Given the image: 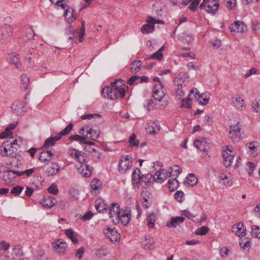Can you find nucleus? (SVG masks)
<instances>
[{
    "mask_svg": "<svg viewBox=\"0 0 260 260\" xmlns=\"http://www.w3.org/2000/svg\"><path fill=\"white\" fill-rule=\"evenodd\" d=\"M26 104V103H24L19 100L15 101L11 106L13 114L16 115H20L25 112L26 111L25 107Z\"/></svg>",
    "mask_w": 260,
    "mask_h": 260,
    "instance_id": "nucleus-9",
    "label": "nucleus"
},
{
    "mask_svg": "<svg viewBox=\"0 0 260 260\" xmlns=\"http://www.w3.org/2000/svg\"><path fill=\"white\" fill-rule=\"evenodd\" d=\"M48 191L50 193L56 194L58 192V189L56 185L52 184L48 187Z\"/></svg>",
    "mask_w": 260,
    "mask_h": 260,
    "instance_id": "nucleus-61",
    "label": "nucleus"
},
{
    "mask_svg": "<svg viewBox=\"0 0 260 260\" xmlns=\"http://www.w3.org/2000/svg\"><path fill=\"white\" fill-rule=\"evenodd\" d=\"M101 186L102 182L99 180L95 178L91 181V187L93 190H98Z\"/></svg>",
    "mask_w": 260,
    "mask_h": 260,
    "instance_id": "nucleus-49",
    "label": "nucleus"
},
{
    "mask_svg": "<svg viewBox=\"0 0 260 260\" xmlns=\"http://www.w3.org/2000/svg\"><path fill=\"white\" fill-rule=\"evenodd\" d=\"M219 0H203L200 8L205 10L207 13L215 14L219 7Z\"/></svg>",
    "mask_w": 260,
    "mask_h": 260,
    "instance_id": "nucleus-2",
    "label": "nucleus"
},
{
    "mask_svg": "<svg viewBox=\"0 0 260 260\" xmlns=\"http://www.w3.org/2000/svg\"><path fill=\"white\" fill-rule=\"evenodd\" d=\"M45 254L43 250L39 249L36 250L33 253V259L32 260H42V257Z\"/></svg>",
    "mask_w": 260,
    "mask_h": 260,
    "instance_id": "nucleus-46",
    "label": "nucleus"
},
{
    "mask_svg": "<svg viewBox=\"0 0 260 260\" xmlns=\"http://www.w3.org/2000/svg\"><path fill=\"white\" fill-rule=\"evenodd\" d=\"M15 179V174L13 171H8L4 173L3 179L7 183H9Z\"/></svg>",
    "mask_w": 260,
    "mask_h": 260,
    "instance_id": "nucleus-32",
    "label": "nucleus"
},
{
    "mask_svg": "<svg viewBox=\"0 0 260 260\" xmlns=\"http://www.w3.org/2000/svg\"><path fill=\"white\" fill-rule=\"evenodd\" d=\"M39 159L41 162H45L51 160V158H49L48 155L46 154L45 151L42 152L40 153V156L39 157Z\"/></svg>",
    "mask_w": 260,
    "mask_h": 260,
    "instance_id": "nucleus-60",
    "label": "nucleus"
},
{
    "mask_svg": "<svg viewBox=\"0 0 260 260\" xmlns=\"http://www.w3.org/2000/svg\"><path fill=\"white\" fill-rule=\"evenodd\" d=\"M188 76L186 73H180L175 78L174 82L177 87L185 86V83L187 81Z\"/></svg>",
    "mask_w": 260,
    "mask_h": 260,
    "instance_id": "nucleus-18",
    "label": "nucleus"
},
{
    "mask_svg": "<svg viewBox=\"0 0 260 260\" xmlns=\"http://www.w3.org/2000/svg\"><path fill=\"white\" fill-rule=\"evenodd\" d=\"M122 212L120 210V206L117 203H113L109 209V216L110 218H115L117 220L120 217V215Z\"/></svg>",
    "mask_w": 260,
    "mask_h": 260,
    "instance_id": "nucleus-12",
    "label": "nucleus"
},
{
    "mask_svg": "<svg viewBox=\"0 0 260 260\" xmlns=\"http://www.w3.org/2000/svg\"><path fill=\"white\" fill-rule=\"evenodd\" d=\"M22 141L19 139H15L13 142L4 141L0 146V155L2 157L15 158L19 154V152Z\"/></svg>",
    "mask_w": 260,
    "mask_h": 260,
    "instance_id": "nucleus-1",
    "label": "nucleus"
},
{
    "mask_svg": "<svg viewBox=\"0 0 260 260\" xmlns=\"http://www.w3.org/2000/svg\"><path fill=\"white\" fill-rule=\"evenodd\" d=\"M230 146H228L226 149L224 150L222 153L223 157V164L225 167H229L233 163L234 158V153L233 151V148L231 147L229 148Z\"/></svg>",
    "mask_w": 260,
    "mask_h": 260,
    "instance_id": "nucleus-7",
    "label": "nucleus"
},
{
    "mask_svg": "<svg viewBox=\"0 0 260 260\" xmlns=\"http://www.w3.org/2000/svg\"><path fill=\"white\" fill-rule=\"evenodd\" d=\"M141 61L139 60L135 61L131 66V72L133 74H136L139 72L141 68Z\"/></svg>",
    "mask_w": 260,
    "mask_h": 260,
    "instance_id": "nucleus-35",
    "label": "nucleus"
},
{
    "mask_svg": "<svg viewBox=\"0 0 260 260\" xmlns=\"http://www.w3.org/2000/svg\"><path fill=\"white\" fill-rule=\"evenodd\" d=\"M88 125H86L84 126H82L79 130V133L81 135V137H82V138H81V140H82V143H83V142H84L85 141H86V139L87 138H89V135L88 134V132L87 133V134L86 135H84L83 134V132L85 130V129H88Z\"/></svg>",
    "mask_w": 260,
    "mask_h": 260,
    "instance_id": "nucleus-50",
    "label": "nucleus"
},
{
    "mask_svg": "<svg viewBox=\"0 0 260 260\" xmlns=\"http://www.w3.org/2000/svg\"><path fill=\"white\" fill-rule=\"evenodd\" d=\"M104 233L105 236L113 242H117L120 239V235L115 228H108L104 230Z\"/></svg>",
    "mask_w": 260,
    "mask_h": 260,
    "instance_id": "nucleus-10",
    "label": "nucleus"
},
{
    "mask_svg": "<svg viewBox=\"0 0 260 260\" xmlns=\"http://www.w3.org/2000/svg\"><path fill=\"white\" fill-rule=\"evenodd\" d=\"M13 34V28L11 25L5 24L0 26V43L6 44L10 40Z\"/></svg>",
    "mask_w": 260,
    "mask_h": 260,
    "instance_id": "nucleus-3",
    "label": "nucleus"
},
{
    "mask_svg": "<svg viewBox=\"0 0 260 260\" xmlns=\"http://www.w3.org/2000/svg\"><path fill=\"white\" fill-rule=\"evenodd\" d=\"M73 123L72 122L70 123L64 129L59 133L57 136H60L61 139L62 136L68 135L71 131L73 128Z\"/></svg>",
    "mask_w": 260,
    "mask_h": 260,
    "instance_id": "nucleus-45",
    "label": "nucleus"
},
{
    "mask_svg": "<svg viewBox=\"0 0 260 260\" xmlns=\"http://www.w3.org/2000/svg\"><path fill=\"white\" fill-rule=\"evenodd\" d=\"M103 94H106L107 98L110 100H115L119 97L123 98L125 95V90L124 88L118 89H113L112 87H106L102 89Z\"/></svg>",
    "mask_w": 260,
    "mask_h": 260,
    "instance_id": "nucleus-5",
    "label": "nucleus"
},
{
    "mask_svg": "<svg viewBox=\"0 0 260 260\" xmlns=\"http://www.w3.org/2000/svg\"><path fill=\"white\" fill-rule=\"evenodd\" d=\"M164 49V46H161L158 51L150 56V58L156 59L158 60H161L163 57V54L162 53V52Z\"/></svg>",
    "mask_w": 260,
    "mask_h": 260,
    "instance_id": "nucleus-37",
    "label": "nucleus"
},
{
    "mask_svg": "<svg viewBox=\"0 0 260 260\" xmlns=\"http://www.w3.org/2000/svg\"><path fill=\"white\" fill-rule=\"evenodd\" d=\"M154 29V25L148 23L143 25L141 28V31L143 34H149L153 31Z\"/></svg>",
    "mask_w": 260,
    "mask_h": 260,
    "instance_id": "nucleus-42",
    "label": "nucleus"
},
{
    "mask_svg": "<svg viewBox=\"0 0 260 260\" xmlns=\"http://www.w3.org/2000/svg\"><path fill=\"white\" fill-rule=\"evenodd\" d=\"M22 251L19 246H15L12 251L11 256L13 260H21Z\"/></svg>",
    "mask_w": 260,
    "mask_h": 260,
    "instance_id": "nucleus-26",
    "label": "nucleus"
},
{
    "mask_svg": "<svg viewBox=\"0 0 260 260\" xmlns=\"http://www.w3.org/2000/svg\"><path fill=\"white\" fill-rule=\"evenodd\" d=\"M96 255L100 258H102L107 255L105 250L103 248H101L96 250Z\"/></svg>",
    "mask_w": 260,
    "mask_h": 260,
    "instance_id": "nucleus-64",
    "label": "nucleus"
},
{
    "mask_svg": "<svg viewBox=\"0 0 260 260\" xmlns=\"http://www.w3.org/2000/svg\"><path fill=\"white\" fill-rule=\"evenodd\" d=\"M246 26L242 21H237L234 22V26L232 25L229 27V29L231 32H243L245 31Z\"/></svg>",
    "mask_w": 260,
    "mask_h": 260,
    "instance_id": "nucleus-16",
    "label": "nucleus"
},
{
    "mask_svg": "<svg viewBox=\"0 0 260 260\" xmlns=\"http://www.w3.org/2000/svg\"><path fill=\"white\" fill-rule=\"evenodd\" d=\"M132 162V157L128 155L123 157L119 162L118 171L119 173L124 174L131 168Z\"/></svg>",
    "mask_w": 260,
    "mask_h": 260,
    "instance_id": "nucleus-6",
    "label": "nucleus"
},
{
    "mask_svg": "<svg viewBox=\"0 0 260 260\" xmlns=\"http://www.w3.org/2000/svg\"><path fill=\"white\" fill-rule=\"evenodd\" d=\"M78 170L82 176L85 177H88L91 174V168L87 164L81 165L80 168L78 169Z\"/></svg>",
    "mask_w": 260,
    "mask_h": 260,
    "instance_id": "nucleus-27",
    "label": "nucleus"
},
{
    "mask_svg": "<svg viewBox=\"0 0 260 260\" xmlns=\"http://www.w3.org/2000/svg\"><path fill=\"white\" fill-rule=\"evenodd\" d=\"M165 95L166 89L164 88L161 83H156L153 90L154 98L158 101H161Z\"/></svg>",
    "mask_w": 260,
    "mask_h": 260,
    "instance_id": "nucleus-8",
    "label": "nucleus"
},
{
    "mask_svg": "<svg viewBox=\"0 0 260 260\" xmlns=\"http://www.w3.org/2000/svg\"><path fill=\"white\" fill-rule=\"evenodd\" d=\"M147 225L150 228H153L155 221V215L153 213H150L147 218Z\"/></svg>",
    "mask_w": 260,
    "mask_h": 260,
    "instance_id": "nucleus-43",
    "label": "nucleus"
},
{
    "mask_svg": "<svg viewBox=\"0 0 260 260\" xmlns=\"http://www.w3.org/2000/svg\"><path fill=\"white\" fill-rule=\"evenodd\" d=\"M85 156L86 155L84 152L82 151H80L79 156H77L76 158L80 164H82V165H84V164L87 162Z\"/></svg>",
    "mask_w": 260,
    "mask_h": 260,
    "instance_id": "nucleus-58",
    "label": "nucleus"
},
{
    "mask_svg": "<svg viewBox=\"0 0 260 260\" xmlns=\"http://www.w3.org/2000/svg\"><path fill=\"white\" fill-rule=\"evenodd\" d=\"M173 171L177 173V175L180 174L182 172L181 169L178 165H174L170 168L168 173L169 176H171L173 173Z\"/></svg>",
    "mask_w": 260,
    "mask_h": 260,
    "instance_id": "nucleus-55",
    "label": "nucleus"
},
{
    "mask_svg": "<svg viewBox=\"0 0 260 260\" xmlns=\"http://www.w3.org/2000/svg\"><path fill=\"white\" fill-rule=\"evenodd\" d=\"M66 235L72 240L74 243H77L78 239L76 236L75 232L71 229H67L65 231Z\"/></svg>",
    "mask_w": 260,
    "mask_h": 260,
    "instance_id": "nucleus-34",
    "label": "nucleus"
},
{
    "mask_svg": "<svg viewBox=\"0 0 260 260\" xmlns=\"http://www.w3.org/2000/svg\"><path fill=\"white\" fill-rule=\"evenodd\" d=\"M201 0H193L191 1V4L189 6V9L192 12H194L197 9V7L199 5Z\"/></svg>",
    "mask_w": 260,
    "mask_h": 260,
    "instance_id": "nucleus-59",
    "label": "nucleus"
},
{
    "mask_svg": "<svg viewBox=\"0 0 260 260\" xmlns=\"http://www.w3.org/2000/svg\"><path fill=\"white\" fill-rule=\"evenodd\" d=\"M239 245L243 249H248L250 247V241L246 238L241 239L239 242Z\"/></svg>",
    "mask_w": 260,
    "mask_h": 260,
    "instance_id": "nucleus-47",
    "label": "nucleus"
},
{
    "mask_svg": "<svg viewBox=\"0 0 260 260\" xmlns=\"http://www.w3.org/2000/svg\"><path fill=\"white\" fill-rule=\"evenodd\" d=\"M34 31L31 28H27L25 29L24 35L23 37V41L26 42L31 40L34 36Z\"/></svg>",
    "mask_w": 260,
    "mask_h": 260,
    "instance_id": "nucleus-36",
    "label": "nucleus"
},
{
    "mask_svg": "<svg viewBox=\"0 0 260 260\" xmlns=\"http://www.w3.org/2000/svg\"><path fill=\"white\" fill-rule=\"evenodd\" d=\"M21 88L24 90L26 89L30 82L28 77L24 74L22 75L21 76Z\"/></svg>",
    "mask_w": 260,
    "mask_h": 260,
    "instance_id": "nucleus-39",
    "label": "nucleus"
},
{
    "mask_svg": "<svg viewBox=\"0 0 260 260\" xmlns=\"http://www.w3.org/2000/svg\"><path fill=\"white\" fill-rule=\"evenodd\" d=\"M122 80L119 79L113 82L112 84V88L113 89H120V88H122L121 87L122 85Z\"/></svg>",
    "mask_w": 260,
    "mask_h": 260,
    "instance_id": "nucleus-62",
    "label": "nucleus"
},
{
    "mask_svg": "<svg viewBox=\"0 0 260 260\" xmlns=\"http://www.w3.org/2000/svg\"><path fill=\"white\" fill-rule=\"evenodd\" d=\"M55 203V199L52 196H49L48 197L44 198L41 202V203L43 205V206L49 209L54 206Z\"/></svg>",
    "mask_w": 260,
    "mask_h": 260,
    "instance_id": "nucleus-25",
    "label": "nucleus"
},
{
    "mask_svg": "<svg viewBox=\"0 0 260 260\" xmlns=\"http://www.w3.org/2000/svg\"><path fill=\"white\" fill-rule=\"evenodd\" d=\"M232 232L239 237H243L246 235V230L242 222H239L232 227Z\"/></svg>",
    "mask_w": 260,
    "mask_h": 260,
    "instance_id": "nucleus-15",
    "label": "nucleus"
},
{
    "mask_svg": "<svg viewBox=\"0 0 260 260\" xmlns=\"http://www.w3.org/2000/svg\"><path fill=\"white\" fill-rule=\"evenodd\" d=\"M250 233L252 236L258 238L260 235V228L257 225L252 226Z\"/></svg>",
    "mask_w": 260,
    "mask_h": 260,
    "instance_id": "nucleus-54",
    "label": "nucleus"
},
{
    "mask_svg": "<svg viewBox=\"0 0 260 260\" xmlns=\"http://www.w3.org/2000/svg\"><path fill=\"white\" fill-rule=\"evenodd\" d=\"M252 108L256 112L260 113V103L256 100L252 102Z\"/></svg>",
    "mask_w": 260,
    "mask_h": 260,
    "instance_id": "nucleus-63",
    "label": "nucleus"
},
{
    "mask_svg": "<svg viewBox=\"0 0 260 260\" xmlns=\"http://www.w3.org/2000/svg\"><path fill=\"white\" fill-rule=\"evenodd\" d=\"M69 13L71 14V16L69 17L67 19V21L70 24H71V23L76 18V12L72 8H68L66 9L64 13V16L67 18Z\"/></svg>",
    "mask_w": 260,
    "mask_h": 260,
    "instance_id": "nucleus-28",
    "label": "nucleus"
},
{
    "mask_svg": "<svg viewBox=\"0 0 260 260\" xmlns=\"http://www.w3.org/2000/svg\"><path fill=\"white\" fill-rule=\"evenodd\" d=\"M90 152L92 154V156L93 157L94 161H96L100 159L101 154L99 151L96 150L94 148H91Z\"/></svg>",
    "mask_w": 260,
    "mask_h": 260,
    "instance_id": "nucleus-57",
    "label": "nucleus"
},
{
    "mask_svg": "<svg viewBox=\"0 0 260 260\" xmlns=\"http://www.w3.org/2000/svg\"><path fill=\"white\" fill-rule=\"evenodd\" d=\"M224 3L228 9L232 10L236 6V0H224Z\"/></svg>",
    "mask_w": 260,
    "mask_h": 260,
    "instance_id": "nucleus-53",
    "label": "nucleus"
},
{
    "mask_svg": "<svg viewBox=\"0 0 260 260\" xmlns=\"http://www.w3.org/2000/svg\"><path fill=\"white\" fill-rule=\"evenodd\" d=\"M9 58V61L11 64L19 70H22V66L20 62V57L19 55L12 53L10 54Z\"/></svg>",
    "mask_w": 260,
    "mask_h": 260,
    "instance_id": "nucleus-19",
    "label": "nucleus"
},
{
    "mask_svg": "<svg viewBox=\"0 0 260 260\" xmlns=\"http://www.w3.org/2000/svg\"><path fill=\"white\" fill-rule=\"evenodd\" d=\"M107 205L102 201H95V208L99 213H104L108 210Z\"/></svg>",
    "mask_w": 260,
    "mask_h": 260,
    "instance_id": "nucleus-30",
    "label": "nucleus"
},
{
    "mask_svg": "<svg viewBox=\"0 0 260 260\" xmlns=\"http://www.w3.org/2000/svg\"><path fill=\"white\" fill-rule=\"evenodd\" d=\"M168 174V172H165L164 169H159L155 174L153 175V180L155 182L161 183L167 179Z\"/></svg>",
    "mask_w": 260,
    "mask_h": 260,
    "instance_id": "nucleus-13",
    "label": "nucleus"
},
{
    "mask_svg": "<svg viewBox=\"0 0 260 260\" xmlns=\"http://www.w3.org/2000/svg\"><path fill=\"white\" fill-rule=\"evenodd\" d=\"M179 182L175 178L168 181V188L171 191H174L178 186Z\"/></svg>",
    "mask_w": 260,
    "mask_h": 260,
    "instance_id": "nucleus-41",
    "label": "nucleus"
},
{
    "mask_svg": "<svg viewBox=\"0 0 260 260\" xmlns=\"http://www.w3.org/2000/svg\"><path fill=\"white\" fill-rule=\"evenodd\" d=\"M129 145L131 147L138 146L139 144V141L136 139V135L133 134L128 140Z\"/></svg>",
    "mask_w": 260,
    "mask_h": 260,
    "instance_id": "nucleus-44",
    "label": "nucleus"
},
{
    "mask_svg": "<svg viewBox=\"0 0 260 260\" xmlns=\"http://www.w3.org/2000/svg\"><path fill=\"white\" fill-rule=\"evenodd\" d=\"M141 173L140 170L138 168L135 169L132 174V179L135 182L137 185H139V183L141 180L143 181V178H141Z\"/></svg>",
    "mask_w": 260,
    "mask_h": 260,
    "instance_id": "nucleus-33",
    "label": "nucleus"
},
{
    "mask_svg": "<svg viewBox=\"0 0 260 260\" xmlns=\"http://www.w3.org/2000/svg\"><path fill=\"white\" fill-rule=\"evenodd\" d=\"M192 98L190 97V95L189 94L187 99L185 100L184 99H182L181 100L182 104L181 105V108H189L191 107V100Z\"/></svg>",
    "mask_w": 260,
    "mask_h": 260,
    "instance_id": "nucleus-48",
    "label": "nucleus"
},
{
    "mask_svg": "<svg viewBox=\"0 0 260 260\" xmlns=\"http://www.w3.org/2000/svg\"><path fill=\"white\" fill-rule=\"evenodd\" d=\"M60 139V136H56L54 137H49L45 141L43 148H45V149H47L50 147L53 146L55 144V142Z\"/></svg>",
    "mask_w": 260,
    "mask_h": 260,
    "instance_id": "nucleus-29",
    "label": "nucleus"
},
{
    "mask_svg": "<svg viewBox=\"0 0 260 260\" xmlns=\"http://www.w3.org/2000/svg\"><path fill=\"white\" fill-rule=\"evenodd\" d=\"M206 143L207 140L205 138H202L201 140L196 139L193 142V145L200 151L205 152L207 151Z\"/></svg>",
    "mask_w": 260,
    "mask_h": 260,
    "instance_id": "nucleus-23",
    "label": "nucleus"
},
{
    "mask_svg": "<svg viewBox=\"0 0 260 260\" xmlns=\"http://www.w3.org/2000/svg\"><path fill=\"white\" fill-rule=\"evenodd\" d=\"M241 129V125L239 121L236 124L230 126L229 136L235 144L239 143L243 138Z\"/></svg>",
    "mask_w": 260,
    "mask_h": 260,
    "instance_id": "nucleus-4",
    "label": "nucleus"
},
{
    "mask_svg": "<svg viewBox=\"0 0 260 260\" xmlns=\"http://www.w3.org/2000/svg\"><path fill=\"white\" fill-rule=\"evenodd\" d=\"M234 104L237 109H240L244 106V100L241 99L240 96H238L236 98L235 101L234 102Z\"/></svg>",
    "mask_w": 260,
    "mask_h": 260,
    "instance_id": "nucleus-51",
    "label": "nucleus"
},
{
    "mask_svg": "<svg viewBox=\"0 0 260 260\" xmlns=\"http://www.w3.org/2000/svg\"><path fill=\"white\" fill-rule=\"evenodd\" d=\"M153 175L150 174L142 175L141 178H143V181L141 180L139 185H142L144 188L150 185L152 183L154 182L153 180Z\"/></svg>",
    "mask_w": 260,
    "mask_h": 260,
    "instance_id": "nucleus-21",
    "label": "nucleus"
},
{
    "mask_svg": "<svg viewBox=\"0 0 260 260\" xmlns=\"http://www.w3.org/2000/svg\"><path fill=\"white\" fill-rule=\"evenodd\" d=\"M145 244L144 246V248L146 250H149L155 247V240L154 238L150 237V236H145Z\"/></svg>",
    "mask_w": 260,
    "mask_h": 260,
    "instance_id": "nucleus-31",
    "label": "nucleus"
},
{
    "mask_svg": "<svg viewBox=\"0 0 260 260\" xmlns=\"http://www.w3.org/2000/svg\"><path fill=\"white\" fill-rule=\"evenodd\" d=\"M77 32L78 31L76 29H73L72 28V25L71 24H69L67 28L65 34L71 43L75 42Z\"/></svg>",
    "mask_w": 260,
    "mask_h": 260,
    "instance_id": "nucleus-20",
    "label": "nucleus"
},
{
    "mask_svg": "<svg viewBox=\"0 0 260 260\" xmlns=\"http://www.w3.org/2000/svg\"><path fill=\"white\" fill-rule=\"evenodd\" d=\"M160 127L158 121H150L148 123V126L146 127V130L149 134L155 135L159 131Z\"/></svg>",
    "mask_w": 260,
    "mask_h": 260,
    "instance_id": "nucleus-14",
    "label": "nucleus"
},
{
    "mask_svg": "<svg viewBox=\"0 0 260 260\" xmlns=\"http://www.w3.org/2000/svg\"><path fill=\"white\" fill-rule=\"evenodd\" d=\"M60 170V167L55 162H52L50 166L47 167L45 171V174L48 176H52L56 175Z\"/></svg>",
    "mask_w": 260,
    "mask_h": 260,
    "instance_id": "nucleus-22",
    "label": "nucleus"
},
{
    "mask_svg": "<svg viewBox=\"0 0 260 260\" xmlns=\"http://www.w3.org/2000/svg\"><path fill=\"white\" fill-rule=\"evenodd\" d=\"M87 132L89 135V138L91 139L92 140H96L100 135L99 131L96 129H94L92 128H88Z\"/></svg>",
    "mask_w": 260,
    "mask_h": 260,
    "instance_id": "nucleus-38",
    "label": "nucleus"
},
{
    "mask_svg": "<svg viewBox=\"0 0 260 260\" xmlns=\"http://www.w3.org/2000/svg\"><path fill=\"white\" fill-rule=\"evenodd\" d=\"M23 190V187L22 186H16L12 188L11 190V193L17 196L19 195Z\"/></svg>",
    "mask_w": 260,
    "mask_h": 260,
    "instance_id": "nucleus-56",
    "label": "nucleus"
},
{
    "mask_svg": "<svg viewBox=\"0 0 260 260\" xmlns=\"http://www.w3.org/2000/svg\"><path fill=\"white\" fill-rule=\"evenodd\" d=\"M209 231V229L206 226H203L198 228L195 232L196 235H206Z\"/></svg>",
    "mask_w": 260,
    "mask_h": 260,
    "instance_id": "nucleus-52",
    "label": "nucleus"
},
{
    "mask_svg": "<svg viewBox=\"0 0 260 260\" xmlns=\"http://www.w3.org/2000/svg\"><path fill=\"white\" fill-rule=\"evenodd\" d=\"M52 246L56 250V252L63 254L67 248V244L63 241L56 240L52 243Z\"/></svg>",
    "mask_w": 260,
    "mask_h": 260,
    "instance_id": "nucleus-17",
    "label": "nucleus"
},
{
    "mask_svg": "<svg viewBox=\"0 0 260 260\" xmlns=\"http://www.w3.org/2000/svg\"><path fill=\"white\" fill-rule=\"evenodd\" d=\"M131 209L129 207H126L124 210L122 209V212L120 215V217L116 220L119 221L120 220L124 225L127 224L131 219Z\"/></svg>",
    "mask_w": 260,
    "mask_h": 260,
    "instance_id": "nucleus-11",
    "label": "nucleus"
},
{
    "mask_svg": "<svg viewBox=\"0 0 260 260\" xmlns=\"http://www.w3.org/2000/svg\"><path fill=\"white\" fill-rule=\"evenodd\" d=\"M184 218L180 216L172 218L170 221L167 222V226L169 228H175L177 225H179L184 221Z\"/></svg>",
    "mask_w": 260,
    "mask_h": 260,
    "instance_id": "nucleus-24",
    "label": "nucleus"
},
{
    "mask_svg": "<svg viewBox=\"0 0 260 260\" xmlns=\"http://www.w3.org/2000/svg\"><path fill=\"white\" fill-rule=\"evenodd\" d=\"M198 182V179L193 174H190L186 178V183L190 186H193Z\"/></svg>",
    "mask_w": 260,
    "mask_h": 260,
    "instance_id": "nucleus-40",
    "label": "nucleus"
}]
</instances>
